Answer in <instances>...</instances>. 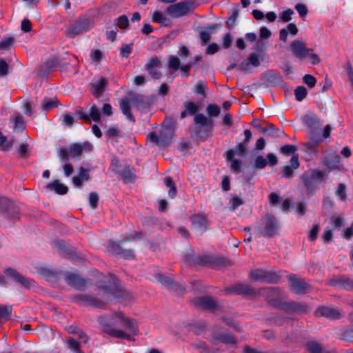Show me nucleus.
Instances as JSON below:
<instances>
[{
  "label": "nucleus",
  "instance_id": "39",
  "mask_svg": "<svg viewBox=\"0 0 353 353\" xmlns=\"http://www.w3.org/2000/svg\"><path fill=\"white\" fill-rule=\"evenodd\" d=\"M107 85V79L103 77H101L98 81L94 84H92L94 90L92 91V94L97 98L99 97L104 92Z\"/></svg>",
  "mask_w": 353,
  "mask_h": 353
},
{
  "label": "nucleus",
  "instance_id": "15",
  "mask_svg": "<svg viewBox=\"0 0 353 353\" xmlns=\"http://www.w3.org/2000/svg\"><path fill=\"white\" fill-rule=\"evenodd\" d=\"M289 289L295 294H305L312 287L304 279H298L296 274L290 275Z\"/></svg>",
  "mask_w": 353,
  "mask_h": 353
},
{
  "label": "nucleus",
  "instance_id": "53",
  "mask_svg": "<svg viewBox=\"0 0 353 353\" xmlns=\"http://www.w3.org/2000/svg\"><path fill=\"white\" fill-rule=\"evenodd\" d=\"M156 280L160 283L165 285L168 288L170 286L172 283H173L174 279L163 275L161 273H158L154 276Z\"/></svg>",
  "mask_w": 353,
  "mask_h": 353
},
{
  "label": "nucleus",
  "instance_id": "16",
  "mask_svg": "<svg viewBox=\"0 0 353 353\" xmlns=\"http://www.w3.org/2000/svg\"><path fill=\"white\" fill-rule=\"evenodd\" d=\"M64 280L68 285L77 290L83 291L87 288V280L77 273L65 272L64 273Z\"/></svg>",
  "mask_w": 353,
  "mask_h": 353
},
{
  "label": "nucleus",
  "instance_id": "9",
  "mask_svg": "<svg viewBox=\"0 0 353 353\" xmlns=\"http://www.w3.org/2000/svg\"><path fill=\"white\" fill-rule=\"evenodd\" d=\"M92 28V23L86 15H81L68 28L66 36L69 38H74L83 32H88Z\"/></svg>",
  "mask_w": 353,
  "mask_h": 353
},
{
  "label": "nucleus",
  "instance_id": "8",
  "mask_svg": "<svg viewBox=\"0 0 353 353\" xmlns=\"http://www.w3.org/2000/svg\"><path fill=\"white\" fill-rule=\"evenodd\" d=\"M250 278L254 281H259L261 283L268 284H276L280 281L281 275L274 271L256 269L250 272Z\"/></svg>",
  "mask_w": 353,
  "mask_h": 353
},
{
  "label": "nucleus",
  "instance_id": "51",
  "mask_svg": "<svg viewBox=\"0 0 353 353\" xmlns=\"http://www.w3.org/2000/svg\"><path fill=\"white\" fill-rule=\"evenodd\" d=\"M13 145L12 141L8 140L7 137L0 131V149L3 151L9 150Z\"/></svg>",
  "mask_w": 353,
  "mask_h": 353
},
{
  "label": "nucleus",
  "instance_id": "30",
  "mask_svg": "<svg viewBox=\"0 0 353 353\" xmlns=\"http://www.w3.org/2000/svg\"><path fill=\"white\" fill-rule=\"evenodd\" d=\"M214 341L212 342L213 345H216L217 343H221L225 345H236V339L230 334L224 333H215L212 335Z\"/></svg>",
  "mask_w": 353,
  "mask_h": 353
},
{
  "label": "nucleus",
  "instance_id": "63",
  "mask_svg": "<svg viewBox=\"0 0 353 353\" xmlns=\"http://www.w3.org/2000/svg\"><path fill=\"white\" fill-rule=\"evenodd\" d=\"M28 147L29 145L27 143H23L18 148L17 152L21 158L27 159L29 157L30 152L28 151Z\"/></svg>",
  "mask_w": 353,
  "mask_h": 353
},
{
  "label": "nucleus",
  "instance_id": "22",
  "mask_svg": "<svg viewBox=\"0 0 353 353\" xmlns=\"http://www.w3.org/2000/svg\"><path fill=\"white\" fill-rule=\"evenodd\" d=\"M309 141L305 144V148L314 151L320 143L323 141L320 129L308 130Z\"/></svg>",
  "mask_w": 353,
  "mask_h": 353
},
{
  "label": "nucleus",
  "instance_id": "32",
  "mask_svg": "<svg viewBox=\"0 0 353 353\" xmlns=\"http://www.w3.org/2000/svg\"><path fill=\"white\" fill-rule=\"evenodd\" d=\"M331 285L345 290H353V279L342 275L332 279L331 281Z\"/></svg>",
  "mask_w": 353,
  "mask_h": 353
},
{
  "label": "nucleus",
  "instance_id": "3",
  "mask_svg": "<svg viewBox=\"0 0 353 353\" xmlns=\"http://www.w3.org/2000/svg\"><path fill=\"white\" fill-rule=\"evenodd\" d=\"M325 172L319 169H313L311 172H304L300 174V179L304 184L307 194L310 196L314 194L317 184L325 180Z\"/></svg>",
  "mask_w": 353,
  "mask_h": 353
},
{
  "label": "nucleus",
  "instance_id": "36",
  "mask_svg": "<svg viewBox=\"0 0 353 353\" xmlns=\"http://www.w3.org/2000/svg\"><path fill=\"white\" fill-rule=\"evenodd\" d=\"M46 188L59 195L66 194L68 192V188L57 179L47 184Z\"/></svg>",
  "mask_w": 353,
  "mask_h": 353
},
{
  "label": "nucleus",
  "instance_id": "11",
  "mask_svg": "<svg viewBox=\"0 0 353 353\" xmlns=\"http://www.w3.org/2000/svg\"><path fill=\"white\" fill-rule=\"evenodd\" d=\"M176 121L172 117H165L161 123L160 137L163 145L168 146L174 134Z\"/></svg>",
  "mask_w": 353,
  "mask_h": 353
},
{
  "label": "nucleus",
  "instance_id": "49",
  "mask_svg": "<svg viewBox=\"0 0 353 353\" xmlns=\"http://www.w3.org/2000/svg\"><path fill=\"white\" fill-rule=\"evenodd\" d=\"M307 95V90L305 86L299 85L295 88L294 96L296 101H302L304 99L306 98Z\"/></svg>",
  "mask_w": 353,
  "mask_h": 353
},
{
  "label": "nucleus",
  "instance_id": "45",
  "mask_svg": "<svg viewBox=\"0 0 353 353\" xmlns=\"http://www.w3.org/2000/svg\"><path fill=\"white\" fill-rule=\"evenodd\" d=\"M269 136L272 138H281L285 136L282 129L276 128L273 123H268Z\"/></svg>",
  "mask_w": 353,
  "mask_h": 353
},
{
  "label": "nucleus",
  "instance_id": "31",
  "mask_svg": "<svg viewBox=\"0 0 353 353\" xmlns=\"http://www.w3.org/2000/svg\"><path fill=\"white\" fill-rule=\"evenodd\" d=\"M222 27L221 23H213L203 28L204 30L199 32V37L201 41V45L205 46L210 40V35L213 31Z\"/></svg>",
  "mask_w": 353,
  "mask_h": 353
},
{
  "label": "nucleus",
  "instance_id": "20",
  "mask_svg": "<svg viewBox=\"0 0 353 353\" xmlns=\"http://www.w3.org/2000/svg\"><path fill=\"white\" fill-rule=\"evenodd\" d=\"M190 220L192 226L199 232V234H202L207 230L209 221L204 214L198 213L191 215Z\"/></svg>",
  "mask_w": 353,
  "mask_h": 353
},
{
  "label": "nucleus",
  "instance_id": "10",
  "mask_svg": "<svg viewBox=\"0 0 353 353\" xmlns=\"http://www.w3.org/2000/svg\"><path fill=\"white\" fill-rule=\"evenodd\" d=\"M20 209L18 205L6 196H0V216L11 219L19 216Z\"/></svg>",
  "mask_w": 353,
  "mask_h": 353
},
{
  "label": "nucleus",
  "instance_id": "29",
  "mask_svg": "<svg viewBox=\"0 0 353 353\" xmlns=\"http://www.w3.org/2000/svg\"><path fill=\"white\" fill-rule=\"evenodd\" d=\"M111 249L114 254L120 256L125 260L134 259V251L132 250L123 249L119 243L112 242Z\"/></svg>",
  "mask_w": 353,
  "mask_h": 353
},
{
  "label": "nucleus",
  "instance_id": "33",
  "mask_svg": "<svg viewBox=\"0 0 353 353\" xmlns=\"http://www.w3.org/2000/svg\"><path fill=\"white\" fill-rule=\"evenodd\" d=\"M55 245L63 253L65 254L72 259L78 258L76 249L65 241L59 240L55 243Z\"/></svg>",
  "mask_w": 353,
  "mask_h": 353
},
{
  "label": "nucleus",
  "instance_id": "46",
  "mask_svg": "<svg viewBox=\"0 0 353 353\" xmlns=\"http://www.w3.org/2000/svg\"><path fill=\"white\" fill-rule=\"evenodd\" d=\"M12 312V305H0V319L6 321L11 320V314Z\"/></svg>",
  "mask_w": 353,
  "mask_h": 353
},
{
  "label": "nucleus",
  "instance_id": "27",
  "mask_svg": "<svg viewBox=\"0 0 353 353\" xmlns=\"http://www.w3.org/2000/svg\"><path fill=\"white\" fill-rule=\"evenodd\" d=\"M302 121L308 130L320 129V119L313 112H309L305 114L302 118Z\"/></svg>",
  "mask_w": 353,
  "mask_h": 353
},
{
  "label": "nucleus",
  "instance_id": "62",
  "mask_svg": "<svg viewBox=\"0 0 353 353\" xmlns=\"http://www.w3.org/2000/svg\"><path fill=\"white\" fill-rule=\"evenodd\" d=\"M132 43L123 44L120 48V56L128 58L132 52Z\"/></svg>",
  "mask_w": 353,
  "mask_h": 353
},
{
  "label": "nucleus",
  "instance_id": "42",
  "mask_svg": "<svg viewBox=\"0 0 353 353\" xmlns=\"http://www.w3.org/2000/svg\"><path fill=\"white\" fill-rule=\"evenodd\" d=\"M59 103V101L57 97H54L52 99L45 97L41 101V108L44 111H49L54 108L57 107Z\"/></svg>",
  "mask_w": 353,
  "mask_h": 353
},
{
  "label": "nucleus",
  "instance_id": "41",
  "mask_svg": "<svg viewBox=\"0 0 353 353\" xmlns=\"http://www.w3.org/2000/svg\"><path fill=\"white\" fill-rule=\"evenodd\" d=\"M266 79L268 83L274 86L279 85L283 81L281 74L275 70H270L266 74Z\"/></svg>",
  "mask_w": 353,
  "mask_h": 353
},
{
  "label": "nucleus",
  "instance_id": "26",
  "mask_svg": "<svg viewBox=\"0 0 353 353\" xmlns=\"http://www.w3.org/2000/svg\"><path fill=\"white\" fill-rule=\"evenodd\" d=\"M290 165H285L281 171V177L285 179H292L294 176V170L299 167V156L293 155L290 161Z\"/></svg>",
  "mask_w": 353,
  "mask_h": 353
},
{
  "label": "nucleus",
  "instance_id": "12",
  "mask_svg": "<svg viewBox=\"0 0 353 353\" xmlns=\"http://www.w3.org/2000/svg\"><path fill=\"white\" fill-rule=\"evenodd\" d=\"M224 292L228 295L235 294L243 297H254L257 294V291L254 288L243 283H236L225 288Z\"/></svg>",
  "mask_w": 353,
  "mask_h": 353
},
{
  "label": "nucleus",
  "instance_id": "34",
  "mask_svg": "<svg viewBox=\"0 0 353 353\" xmlns=\"http://www.w3.org/2000/svg\"><path fill=\"white\" fill-rule=\"evenodd\" d=\"M116 316L121 319L123 325L128 328V330L130 332L132 335H133V336L138 335V334H139L138 324L135 320L130 319L129 318H126L121 313L117 314Z\"/></svg>",
  "mask_w": 353,
  "mask_h": 353
},
{
  "label": "nucleus",
  "instance_id": "14",
  "mask_svg": "<svg viewBox=\"0 0 353 353\" xmlns=\"http://www.w3.org/2000/svg\"><path fill=\"white\" fill-rule=\"evenodd\" d=\"M230 261L226 260L222 256H214L212 254H199L196 255V265H201V266H225Z\"/></svg>",
  "mask_w": 353,
  "mask_h": 353
},
{
  "label": "nucleus",
  "instance_id": "35",
  "mask_svg": "<svg viewBox=\"0 0 353 353\" xmlns=\"http://www.w3.org/2000/svg\"><path fill=\"white\" fill-rule=\"evenodd\" d=\"M90 179L89 170L82 166L79 168L78 174L72 177L74 185L78 188H81L83 181H88Z\"/></svg>",
  "mask_w": 353,
  "mask_h": 353
},
{
  "label": "nucleus",
  "instance_id": "38",
  "mask_svg": "<svg viewBox=\"0 0 353 353\" xmlns=\"http://www.w3.org/2000/svg\"><path fill=\"white\" fill-rule=\"evenodd\" d=\"M299 32V29L294 23H288L287 28H282L279 31V39L283 42L287 41L288 33L292 35H296Z\"/></svg>",
  "mask_w": 353,
  "mask_h": 353
},
{
  "label": "nucleus",
  "instance_id": "5",
  "mask_svg": "<svg viewBox=\"0 0 353 353\" xmlns=\"http://www.w3.org/2000/svg\"><path fill=\"white\" fill-rule=\"evenodd\" d=\"M110 276L114 278L113 281L100 282L98 289L108 292L119 301L129 300L130 299L129 292L121 286L119 281L113 274H110Z\"/></svg>",
  "mask_w": 353,
  "mask_h": 353
},
{
  "label": "nucleus",
  "instance_id": "57",
  "mask_svg": "<svg viewBox=\"0 0 353 353\" xmlns=\"http://www.w3.org/2000/svg\"><path fill=\"white\" fill-rule=\"evenodd\" d=\"M206 111L210 117H217L220 114L221 108L216 104H208Z\"/></svg>",
  "mask_w": 353,
  "mask_h": 353
},
{
  "label": "nucleus",
  "instance_id": "17",
  "mask_svg": "<svg viewBox=\"0 0 353 353\" xmlns=\"http://www.w3.org/2000/svg\"><path fill=\"white\" fill-rule=\"evenodd\" d=\"M316 317H325L329 320L334 321L342 317L341 311L333 306L319 305L314 312Z\"/></svg>",
  "mask_w": 353,
  "mask_h": 353
},
{
  "label": "nucleus",
  "instance_id": "13",
  "mask_svg": "<svg viewBox=\"0 0 353 353\" xmlns=\"http://www.w3.org/2000/svg\"><path fill=\"white\" fill-rule=\"evenodd\" d=\"M72 302L85 307H94L97 308H104L105 303L93 296L88 294H77L71 297Z\"/></svg>",
  "mask_w": 353,
  "mask_h": 353
},
{
  "label": "nucleus",
  "instance_id": "59",
  "mask_svg": "<svg viewBox=\"0 0 353 353\" xmlns=\"http://www.w3.org/2000/svg\"><path fill=\"white\" fill-rule=\"evenodd\" d=\"M68 346L72 348L75 353H81L82 351L80 347V343L74 338L68 337L66 340Z\"/></svg>",
  "mask_w": 353,
  "mask_h": 353
},
{
  "label": "nucleus",
  "instance_id": "2",
  "mask_svg": "<svg viewBox=\"0 0 353 353\" xmlns=\"http://www.w3.org/2000/svg\"><path fill=\"white\" fill-rule=\"evenodd\" d=\"M280 224L279 220L273 214L266 213L261 218V224L254 227L255 234L258 236L268 239L279 234Z\"/></svg>",
  "mask_w": 353,
  "mask_h": 353
},
{
  "label": "nucleus",
  "instance_id": "40",
  "mask_svg": "<svg viewBox=\"0 0 353 353\" xmlns=\"http://www.w3.org/2000/svg\"><path fill=\"white\" fill-rule=\"evenodd\" d=\"M59 65V61L57 59L54 58L51 59L49 61H46L42 68H41L39 72L41 75H45L46 77L48 76V74L51 71L55 70L57 67Z\"/></svg>",
  "mask_w": 353,
  "mask_h": 353
},
{
  "label": "nucleus",
  "instance_id": "4",
  "mask_svg": "<svg viewBox=\"0 0 353 353\" xmlns=\"http://www.w3.org/2000/svg\"><path fill=\"white\" fill-rule=\"evenodd\" d=\"M274 307L279 309L288 314L303 315L310 312V308L305 302H297L294 300L288 301L279 302L276 301H272Z\"/></svg>",
  "mask_w": 353,
  "mask_h": 353
},
{
  "label": "nucleus",
  "instance_id": "54",
  "mask_svg": "<svg viewBox=\"0 0 353 353\" xmlns=\"http://www.w3.org/2000/svg\"><path fill=\"white\" fill-rule=\"evenodd\" d=\"M156 280L160 283L165 285L168 288L170 286L172 283H173L174 279L163 275L161 273H158L154 276Z\"/></svg>",
  "mask_w": 353,
  "mask_h": 353
},
{
  "label": "nucleus",
  "instance_id": "21",
  "mask_svg": "<svg viewBox=\"0 0 353 353\" xmlns=\"http://www.w3.org/2000/svg\"><path fill=\"white\" fill-rule=\"evenodd\" d=\"M192 303L196 307L207 310H214L217 307L216 302L210 296L196 297L192 300Z\"/></svg>",
  "mask_w": 353,
  "mask_h": 353
},
{
  "label": "nucleus",
  "instance_id": "60",
  "mask_svg": "<svg viewBox=\"0 0 353 353\" xmlns=\"http://www.w3.org/2000/svg\"><path fill=\"white\" fill-rule=\"evenodd\" d=\"M161 63V60L157 57H152L149 61L145 64V70L150 71L155 67L160 65Z\"/></svg>",
  "mask_w": 353,
  "mask_h": 353
},
{
  "label": "nucleus",
  "instance_id": "58",
  "mask_svg": "<svg viewBox=\"0 0 353 353\" xmlns=\"http://www.w3.org/2000/svg\"><path fill=\"white\" fill-rule=\"evenodd\" d=\"M196 256L194 255V251L190 250L183 255V262L189 265H196Z\"/></svg>",
  "mask_w": 353,
  "mask_h": 353
},
{
  "label": "nucleus",
  "instance_id": "19",
  "mask_svg": "<svg viewBox=\"0 0 353 353\" xmlns=\"http://www.w3.org/2000/svg\"><path fill=\"white\" fill-rule=\"evenodd\" d=\"M100 324L102 326V332L109 334L111 336L116 337L121 339H128L129 341H135V339L130 334H128L122 330H116L112 326L105 322L100 321Z\"/></svg>",
  "mask_w": 353,
  "mask_h": 353
},
{
  "label": "nucleus",
  "instance_id": "55",
  "mask_svg": "<svg viewBox=\"0 0 353 353\" xmlns=\"http://www.w3.org/2000/svg\"><path fill=\"white\" fill-rule=\"evenodd\" d=\"M152 20L153 22L161 23L163 26H168V24L165 23L168 19L160 11H155L153 13Z\"/></svg>",
  "mask_w": 353,
  "mask_h": 353
},
{
  "label": "nucleus",
  "instance_id": "50",
  "mask_svg": "<svg viewBox=\"0 0 353 353\" xmlns=\"http://www.w3.org/2000/svg\"><path fill=\"white\" fill-rule=\"evenodd\" d=\"M70 154L72 158L79 157L83 152V147L80 143H72L70 146Z\"/></svg>",
  "mask_w": 353,
  "mask_h": 353
},
{
  "label": "nucleus",
  "instance_id": "48",
  "mask_svg": "<svg viewBox=\"0 0 353 353\" xmlns=\"http://www.w3.org/2000/svg\"><path fill=\"white\" fill-rule=\"evenodd\" d=\"M88 117H90V121L92 119L97 123H100L101 121V112L95 104H93L91 106Z\"/></svg>",
  "mask_w": 353,
  "mask_h": 353
},
{
  "label": "nucleus",
  "instance_id": "18",
  "mask_svg": "<svg viewBox=\"0 0 353 353\" xmlns=\"http://www.w3.org/2000/svg\"><path fill=\"white\" fill-rule=\"evenodd\" d=\"M136 168L130 165H125L121 170H115L116 174L125 184L132 183L137 179Z\"/></svg>",
  "mask_w": 353,
  "mask_h": 353
},
{
  "label": "nucleus",
  "instance_id": "6",
  "mask_svg": "<svg viewBox=\"0 0 353 353\" xmlns=\"http://www.w3.org/2000/svg\"><path fill=\"white\" fill-rule=\"evenodd\" d=\"M3 275L5 276V279L8 281V283L10 281L19 285L28 290L34 286L35 282L33 279L23 276L19 271L12 267L3 268Z\"/></svg>",
  "mask_w": 353,
  "mask_h": 353
},
{
  "label": "nucleus",
  "instance_id": "23",
  "mask_svg": "<svg viewBox=\"0 0 353 353\" xmlns=\"http://www.w3.org/2000/svg\"><path fill=\"white\" fill-rule=\"evenodd\" d=\"M291 50L293 54L299 59H303L307 56V52L312 49L307 48L303 42L295 40L291 43Z\"/></svg>",
  "mask_w": 353,
  "mask_h": 353
},
{
  "label": "nucleus",
  "instance_id": "37",
  "mask_svg": "<svg viewBox=\"0 0 353 353\" xmlns=\"http://www.w3.org/2000/svg\"><path fill=\"white\" fill-rule=\"evenodd\" d=\"M119 105L122 113L128 118V119L132 122H135L136 119L131 112V105L127 97L121 99Z\"/></svg>",
  "mask_w": 353,
  "mask_h": 353
},
{
  "label": "nucleus",
  "instance_id": "44",
  "mask_svg": "<svg viewBox=\"0 0 353 353\" xmlns=\"http://www.w3.org/2000/svg\"><path fill=\"white\" fill-rule=\"evenodd\" d=\"M305 347L308 353H328L327 351H324L321 345L316 341L307 342Z\"/></svg>",
  "mask_w": 353,
  "mask_h": 353
},
{
  "label": "nucleus",
  "instance_id": "28",
  "mask_svg": "<svg viewBox=\"0 0 353 353\" xmlns=\"http://www.w3.org/2000/svg\"><path fill=\"white\" fill-rule=\"evenodd\" d=\"M235 152L234 149H229L224 154V157L227 161L231 162L230 168L235 173H239L241 171L243 161L240 159L234 158Z\"/></svg>",
  "mask_w": 353,
  "mask_h": 353
},
{
  "label": "nucleus",
  "instance_id": "61",
  "mask_svg": "<svg viewBox=\"0 0 353 353\" xmlns=\"http://www.w3.org/2000/svg\"><path fill=\"white\" fill-rule=\"evenodd\" d=\"M58 157L63 162H68L70 159V150L61 147L57 152Z\"/></svg>",
  "mask_w": 353,
  "mask_h": 353
},
{
  "label": "nucleus",
  "instance_id": "52",
  "mask_svg": "<svg viewBox=\"0 0 353 353\" xmlns=\"http://www.w3.org/2000/svg\"><path fill=\"white\" fill-rule=\"evenodd\" d=\"M238 7H239V5H237L236 7L234 8L232 10L230 16L229 17V18L226 21L225 23H226L228 27H230V28H234V27L235 21H236V19L238 17L239 14V9Z\"/></svg>",
  "mask_w": 353,
  "mask_h": 353
},
{
  "label": "nucleus",
  "instance_id": "24",
  "mask_svg": "<svg viewBox=\"0 0 353 353\" xmlns=\"http://www.w3.org/2000/svg\"><path fill=\"white\" fill-rule=\"evenodd\" d=\"M265 293V300L268 305L274 307L272 301L283 302L281 299V290L279 287H268L263 289Z\"/></svg>",
  "mask_w": 353,
  "mask_h": 353
},
{
  "label": "nucleus",
  "instance_id": "47",
  "mask_svg": "<svg viewBox=\"0 0 353 353\" xmlns=\"http://www.w3.org/2000/svg\"><path fill=\"white\" fill-rule=\"evenodd\" d=\"M114 24L122 30L127 29L129 27V19L125 14H122L116 18Z\"/></svg>",
  "mask_w": 353,
  "mask_h": 353
},
{
  "label": "nucleus",
  "instance_id": "56",
  "mask_svg": "<svg viewBox=\"0 0 353 353\" xmlns=\"http://www.w3.org/2000/svg\"><path fill=\"white\" fill-rule=\"evenodd\" d=\"M297 150V146L295 145H284L280 148V152L284 155H294V152Z\"/></svg>",
  "mask_w": 353,
  "mask_h": 353
},
{
  "label": "nucleus",
  "instance_id": "25",
  "mask_svg": "<svg viewBox=\"0 0 353 353\" xmlns=\"http://www.w3.org/2000/svg\"><path fill=\"white\" fill-rule=\"evenodd\" d=\"M132 103L138 110H146L150 106V102L145 96L141 94L130 92Z\"/></svg>",
  "mask_w": 353,
  "mask_h": 353
},
{
  "label": "nucleus",
  "instance_id": "64",
  "mask_svg": "<svg viewBox=\"0 0 353 353\" xmlns=\"http://www.w3.org/2000/svg\"><path fill=\"white\" fill-rule=\"evenodd\" d=\"M268 165V161L263 156L259 155L254 161V168L256 169H263Z\"/></svg>",
  "mask_w": 353,
  "mask_h": 353
},
{
  "label": "nucleus",
  "instance_id": "43",
  "mask_svg": "<svg viewBox=\"0 0 353 353\" xmlns=\"http://www.w3.org/2000/svg\"><path fill=\"white\" fill-rule=\"evenodd\" d=\"M164 185L169 188L168 196L170 199L174 198L177 194V189L173 179L170 176H166L163 179Z\"/></svg>",
  "mask_w": 353,
  "mask_h": 353
},
{
  "label": "nucleus",
  "instance_id": "7",
  "mask_svg": "<svg viewBox=\"0 0 353 353\" xmlns=\"http://www.w3.org/2000/svg\"><path fill=\"white\" fill-rule=\"evenodd\" d=\"M196 7L194 0H185L169 6L165 11L174 18H180L192 12Z\"/></svg>",
  "mask_w": 353,
  "mask_h": 353
},
{
  "label": "nucleus",
  "instance_id": "1",
  "mask_svg": "<svg viewBox=\"0 0 353 353\" xmlns=\"http://www.w3.org/2000/svg\"><path fill=\"white\" fill-rule=\"evenodd\" d=\"M183 110L181 112V118L184 119L188 115H196L194 117V133L196 138L205 141L212 137L214 121L211 118L206 117L201 113L196 114L199 106L192 101H185Z\"/></svg>",
  "mask_w": 353,
  "mask_h": 353
}]
</instances>
